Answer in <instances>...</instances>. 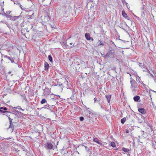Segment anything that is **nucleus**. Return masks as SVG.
I'll return each instance as SVG.
<instances>
[{
    "label": "nucleus",
    "mask_w": 156,
    "mask_h": 156,
    "mask_svg": "<svg viewBox=\"0 0 156 156\" xmlns=\"http://www.w3.org/2000/svg\"><path fill=\"white\" fill-rule=\"evenodd\" d=\"M15 150L17 154L20 156H28V152L27 149L24 147H21L18 149L15 148Z\"/></svg>",
    "instance_id": "1"
},
{
    "label": "nucleus",
    "mask_w": 156,
    "mask_h": 156,
    "mask_svg": "<svg viewBox=\"0 0 156 156\" xmlns=\"http://www.w3.org/2000/svg\"><path fill=\"white\" fill-rule=\"evenodd\" d=\"M130 76V83H131V88H136L138 86V83L134 79H132L131 77V75L129 74Z\"/></svg>",
    "instance_id": "2"
},
{
    "label": "nucleus",
    "mask_w": 156,
    "mask_h": 156,
    "mask_svg": "<svg viewBox=\"0 0 156 156\" xmlns=\"http://www.w3.org/2000/svg\"><path fill=\"white\" fill-rule=\"evenodd\" d=\"M41 18L43 22L46 23L48 22L50 19L49 14H44L41 16Z\"/></svg>",
    "instance_id": "3"
},
{
    "label": "nucleus",
    "mask_w": 156,
    "mask_h": 156,
    "mask_svg": "<svg viewBox=\"0 0 156 156\" xmlns=\"http://www.w3.org/2000/svg\"><path fill=\"white\" fill-rule=\"evenodd\" d=\"M44 147L47 149L50 150L52 149L53 146L50 142H47L44 144Z\"/></svg>",
    "instance_id": "4"
},
{
    "label": "nucleus",
    "mask_w": 156,
    "mask_h": 156,
    "mask_svg": "<svg viewBox=\"0 0 156 156\" xmlns=\"http://www.w3.org/2000/svg\"><path fill=\"white\" fill-rule=\"evenodd\" d=\"M132 76L136 78V81L138 83H140L141 82V79L140 77L138 75L137 73H133L132 75Z\"/></svg>",
    "instance_id": "5"
},
{
    "label": "nucleus",
    "mask_w": 156,
    "mask_h": 156,
    "mask_svg": "<svg viewBox=\"0 0 156 156\" xmlns=\"http://www.w3.org/2000/svg\"><path fill=\"white\" fill-rule=\"evenodd\" d=\"M85 36L86 39L88 41L91 40V41H94V39L90 37V35L89 33H86Z\"/></svg>",
    "instance_id": "6"
},
{
    "label": "nucleus",
    "mask_w": 156,
    "mask_h": 156,
    "mask_svg": "<svg viewBox=\"0 0 156 156\" xmlns=\"http://www.w3.org/2000/svg\"><path fill=\"white\" fill-rule=\"evenodd\" d=\"M122 16L125 18H126L127 20H131V18L129 17L128 16L127 14L125 12V11L123 10L122 11Z\"/></svg>",
    "instance_id": "7"
},
{
    "label": "nucleus",
    "mask_w": 156,
    "mask_h": 156,
    "mask_svg": "<svg viewBox=\"0 0 156 156\" xmlns=\"http://www.w3.org/2000/svg\"><path fill=\"white\" fill-rule=\"evenodd\" d=\"M138 111L139 112L143 114H145L146 113V111L144 108H139L138 109Z\"/></svg>",
    "instance_id": "8"
},
{
    "label": "nucleus",
    "mask_w": 156,
    "mask_h": 156,
    "mask_svg": "<svg viewBox=\"0 0 156 156\" xmlns=\"http://www.w3.org/2000/svg\"><path fill=\"white\" fill-rule=\"evenodd\" d=\"M44 70L46 71H47L48 70V68L49 67V64L48 62H45L44 63Z\"/></svg>",
    "instance_id": "9"
},
{
    "label": "nucleus",
    "mask_w": 156,
    "mask_h": 156,
    "mask_svg": "<svg viewBox=\"0 0 156 156\" xmlns=\"http://www.w3.org/2000/svg\"><path fill=\"white\" fill-rule=\"evenodd\" d=\"M8 117H9V122H10V125L9 126V128H12V131H13V126H11V125L12 124V119H11L9 116H8Z\"/></svg>",
    "instance_id": "10"
},
{
    "label": "nucleus",
    "mask_w": 156,
    "mask_h": 156,
    "mask_svg": "<svg viewBox=\"0 0 156 156\" xmlns=\"http://www.w3.org/2000/svg\"><path fill=\"white\" fill-rule=\"evenodd\" d=\"M45 93L48 95L50 94L51 93V89L46 87Z\"/></svg>",
    "instance_id": "11"
},
{
    "label": "nucleus",
    "mask_w": 156,
    "mask_h": 156,
    "mask_svg": "<svg viewBox=\"0 0 156 156\" xmlns=\"http://www.w3.org/2000/svg\"><path fill=\"white\" fill-rule=\"evenodd\" d=\"M98 46H104V42L101 41V40H98L97 42Z\"/></svg>",
    "instance_id": "12"
},
{
    "label": "nucleus",
    "mask_w": 156,
    "mask_h": 156,
    "mask_svg": "<svg viewBox=\"0 0 156 156\" xmlns=\"http://www.w3.org/2000/svg\"><path fill=\"white\" fill-rule=\"evenodd\" d=\"M93 141L100 145L102 144V143H100L99 140L97 138H94L93 139Z\"/></svg>",
    "instance_id": "13"
},
{
    "label": "nucleus",
    "mask_w": 156,
    "mask_h": 156,
    "mask_svg": "<svg viewBox=\"0 0 156 156\" xmlns=\"http://www.w3.org/2000/svg\"><path fill=\"white\" fill-rule=\"evenodd\" d=\"M122 150L123 151H124L125 152H127L130 151L131 150V149H129L127 148H126L125 147H123L122 148Z\"/></svg>",
    "instance_id": "14"
},
{
    "label": "nucleus",
    "mask_w": 156,
    "mask_h": 156,
    "mask_svg": "<svg viewBox=\"0 0 156 156\" xmlns=\"http://www.w3.org/2000/svg\"><path fill=\"white\" fill-rule=\"evenodd\" d=\"M111 96L110 95H106L105 97L107 100L108 102L109 103L111 99Z\"/></svg>",
    "instance_id": "15"
},
{
    "label": "nucleus",
    "mask_w": 156,
    "mask_h": 156,
    "mask_svg": "<svg viewBox=\"0 0 156 156\" xmlns=\"http://www.w3.org/2000/svg\"><path fill=\"white\" fill-rule=\"evenodd\" d=\"M140 99V97L139 96H135L133 98L134 100L136 101H138Z\"/></svg>",
    "instance_id": "16"
},
{
    "label": "nucleus",
    "mask_w": 156,
    "mask_h": 156,
    "mask_svg": "<svg viewBox=\"0 0 156 156\" xmlns=\"http://www.w3.org/2000/svg\"><path fill=\"white\" fill-rule=\"evenodd\" d=\"M126 121V118L125 117L122 119L121 120V122L122 124H123Z\"/></svg>",
    "instance_id": "17"
},
{
    "label": "nucleus",
    "mask_w": 156,
    "mask_h": 156,
    "mask_svg": "<svg viewBox=\"0 0 156 156\" xmlns=\"http://www.w3.org/2000/svg\"><path fill=\"white\" fill-rule=\"evenodd\" d=\"M111 145L113 147H116L115 143L114 142H111Z\"/></svg>",
    "instance_id": "18"
},
{
    "label": "nucleus",
    "mask_w": 156,
    "mask_h": 156,
    "mask_svg": "<svg viewBox=\"0 0 156 156\" xmlns=\"http://www.w3.org/2000/svg\"><path fill=\"white\" fill-rule=\"evenodd\" d=\"M46 101L45 100V99H42L41 101V104H43L46 102Z\"/></svg>",
    "instance_id": "19"
},
{
    "label": "nucleus",
    "mask_w": 156,
    "mask_h": 156,
    "mask_svg": "<svg viewBox=\"0 0 156 156\" xmlns=\"http://www.w3.org/2000/svg\"><path fill=\"white\" fill-rule=\"evenodd\" d=\"M48 59H49V61L51 62H52V61H53L52 58V57L51 55H50L48 56Z\"/></svg>",
    "instance_id": "20"
},
{
    "label": "nucleus",
    "mask_w": 156,
    "mask_h": 156,
    "mask_svg": "<svg viewBox=\"0 0 156 156\" xmlns=\"http://www.w3.org/2000/svg\"><path fill=\"white\" fill-rule=\"evenodd\" d=\"M0 108L1 109H3V110H4L5 111H6L7 110V108H6V107H4V108H3V107H1Z\"/></svg>",
    "instance_id": "21"
},
{
    "label": "nucleus",
    "mask_w": 156,
    "mask_h": 156,
    "mask_svg": "<svg viewBox=\"0 0 156 156\" xmlns=\"http://www.w3.org/2000/svg\"><path fill=\"white\" fill-rule=\"evenodd\" d=\"M80 119L81 121H83L84 120V118L83 117H81L80 118Z\"/></svg>",
    "instance_id": "22"
},
{
    "label": "nucleus",
    "mask_w": 156,
    "mask_h": 156,
    "mask_svg": "<svg viewBox=\"0 0 156 156\" xmlns=\"http://www.w3.org/2000/svg\"><path fill=\"white\" fill-rule=\"evenodd\" d=\"M0 112H2V113H3L9 112L8 111H3V110H0Z\"/></svg>",
    "instance_id": "23"
},
{
    "label": "nucleus",
    "mask_w": 156,
    "mask_h": 156,
    "mask_svg": "<svg viewBox=\"0 0 156 156\" xmlns=\"http://www.w3.org/2000/svg\"><path fill=\"white\" fill-rule=\"evenodd\" d=\"M110 52H108L105 55V56L106 57H109V54H110Z\"/></svg>",
    "instance_id": "24"
},
{
    "label": "nucleus",
    "mask_w": 156,
    "mask_h": 156,
    "mask_svg": "<svg viewBox=\"0 0 156 156\" xmlns=\"http://www.w3.org/2000/svg\"><path fill=\"white\" fill-rule=\"evenodd\" d=\"M124 5H126V6L128 8V3L127 2H125Z\"/></svg>",
    "instance_id": "25"
},
{
    "label": "nucleus",
    "mask_w": 156,
    "mask_h": 156,
    "mask_svg": "<svg viewBox=\"0 0 156 156\" xmlns=\"http://www.w3.org/2000/svg\"><path fill=\"white\" fill-rule=\"evenodd\" d=\"M7 51L8 53H9L10 51V50L9 48H7Z\"/></svg>",
    "instance_id": "26"
},
{
    "label": "nucleus",
    "mask_w": 156,
    "mask_h": 156,
    "mask_svg": "<svg viewBox=\"0 0 156 156\" xmlns=\"http://www.w3.org/2000/svg\"><path fill=\"white\" fill-rule=\"evenodd\" d=\"M122 1L123 5L124 4L125 2H126L125 0H122Z\"/></svg>",
    "instance_id": "27"
},
{
    "label": "nucleus",
    "mask_w": 156,
    "mask_h": 156,
    "mask_svg": "<svg viewBox=\"0 0 156 156\" xmlns=\"http://www.w3.org/2000/svg\"><path fill=\"white\" fill-rule=\"evenodd\" d=\"M126 133H128L129 132V130L128 129H126Z\"/></svg>",
    "instance_id": "28"
},
{
    "label": "nucleus",
    "mask_w": 156,
    "mask_h": 156,
    "mask_svg": "<svg viewBox=\"0 0 156 156\" xmlns=\"http://www.w3.org/2000/svg\"><path fill=\"white\" fill-rule=\"evenodd\" d=\"M7 58H8V59H9V60H11V59L9 57H7Z\"/></svg>",
    "instance_id": "29"
},
{
    "label": "nucleus",
    "mask_w": 156,
    "mask_h": 156,
    "mask_svg": "<svg viewBox=\"0 0 156 156\" xmlns=\"http://www.w3.org/2000/svg\"><path fill=\"white\" fill-rule=\"evenodd\" d=\"M70 45H72V43H70Z\"/></svg>",
    "instance_id": "30"
},
{
    "label": "nucleus",
    "mask_w": 156,
    "mask_h": 156,
    "mask_svg": "<svg viewBox=\"0 0 156 156\" xmlns=\"http://www.w3.org/2000/svg\"><path fill=\"white\" fill-rule=\"evenodd\" d=\"M6 46L7 45H6V44L4 45H3V46Z\"/></svg>",
    "instance_id": "31"
},
{
    "label": "nucleus",
    "mask_w": 156,
    "mask_h": 156,
    "mask_svg": "<svg viewBox=\"0 0 156 156\" xmlns=\"http://www.w3.org/2000/svg\"><path fill=\"white\" fill-rule=\"evenodd\" d=\"M9 13H11V11H9Z\"/></svg>",
    "instance_id": "32"
},
{
    "label": "nucleus",
    "mask_w": 156,
    "mask_h": 156,
    "mask_svg": "<svg viewBox=\"0 0 156 156\" xmlns=\"http://www.w3.org/2000/svg\"><path fill=\"white\" fill-rule=\"evenodd\" d=\"M62 85V84H61V85H59V86H61Z\"/></svg>",
    "instance_id": "33"
},
{
    "label": "nucleus",
    "mask_w": 156,
    "mask_h": 156,
    "mask_svg": "<svg viewBox=\"0 0 156 156\" xmlns=\"http://www.w3.org/2000/svg\"><path fill=\"white\" fill-rule=\"evenodd\" d=\"M133 90H134L135 91V90H135V89H133Z\"/></svg>",
    "instance_id": "34"
},
{
    "label": "nucleus",
    "mask_w": 156,
    "mask_h": 156,
    "mask_svg": "<svg viewBox=\"0 0 156 156\" xmlns=\"http://www.w3.org/2000/svg\"><path fill=\"white\" fill-rule=\"evenodd\" d=\"M10 114H11V115H13V114H12V113H10Z\"/></svg>",
    "instance_id": "35"
},
{
    "label": "nucleus",
    "mask_w": 156,
    "mask_h": 156,
    "mask_svg": "<svg viewBox=\"0 0 156 156\" xmlns=\"http://www.w3.org/2000/svg\"><path fill=\"white\" fill-rule=\"evenodd\" d=\"M58 144V142H57V144Z\"/></svg>",
    "instance_id": "36"
}]
</instances>
